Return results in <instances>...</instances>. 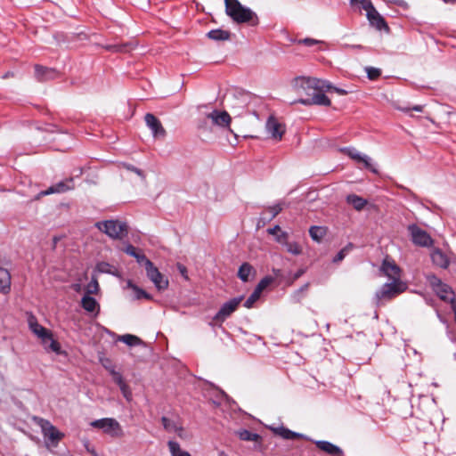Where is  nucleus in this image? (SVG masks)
Here are the masks:
<instances>
[{"label":"nucleus","mask_w":456,"mask_h":456,"mask_svg":"<svg viewBox=\"0 0 456 456\" xmlns=\"http://www.w3.org/2000/svg\"><path fill=\"white\" fill-rule=\"evenodd\" d=\"M225 13L236 23H247L251 27L259 24L257 14L239 0H224Z\"/></svg>","instance_id":"nucleus-1"},{"label":"nucleus","mask_w":456,"mask_h":456,"mask_svg":"<svg viewBox=\"0 0 456 456\" xmlns=\"http://www.w3.org/2000/svg\"><path fill=\"white\" fill-rule=\"evenodd\" d=\"M297 81L300 82V87L303 90H319V91H332L339 95H346L348 92L343 88L334 86L330 81L320 79L316 77H299Z\"/></svg>","instance_id":"nucleus-2"},{"label":"nucleus","mask_w":456,"mask_h":456,"mask_svg":"<svg viewBox=\"0 0 456 456\" xmlns=\"http://www.w3.org/2000/svg\"><path fill=\"white\" fill-rule=\"evenodd\" d=\"M407 289L404 282L400 280L392 281V282L385 283L375 293V302L378 305L382 304V301L391 300L398 296Z\"/></svg>","instance_id":"nucleus-3"},{"label":"nucleus","mask_w":456,"mask_h":456,"mask_svg":"<svg viewBox=\"0 0 456 456\" xmlns=\"http://www.w3.org/2000/svg\"><path fill=\"white\" fill-rule=\"evenodd\" d=\"M95 226L112 239H122L127 234V225L118 220L97 222Z\"/></svg>","instance_id":"nucleus-4"},{"label":"nucleus","mask_w":456,"mask_h":456,"mask_svg":"<svg viewBox=\"0 0 456 456\" xmlns=\"http://www.w3.org/2000/svg\"><path fill=\"white\" fill-rule=\"evenodd\" d=\"M94 428L102 429L105 434L112 437H119L123 435L119 422L113 418H102L91 422Z\"/></svg>","instance_id":"nucleus-5"},{"label":"nucleus","mask_w":456,"mask_h":456,"mask_svg":"<svg viewBox=\"0 0 456 456\" xmlns=\"http://www.w3.org/2000/svg\"><path fill=\"white\" fill-rule=\"evenodd\" d=\"M243 298V296H239L224 303L221 305L219 311L213 317V321L216 323L222 324L228 317L232 315V313L238 309Z\"/></svg>","instance_id":"nucleus-6"},{"label":"nucleus","mask_w":456,"mask_h":456,"mask_svg":"<svg viewBox=\"0 0 456 456\" xmlns=\"http://www.w3.org/2000/svg\"><path fill=\"white\" fill-rule=\"evenodd\" d=\"M407 230L413 244L426 248L433 245V239L431 236L428 232L419 227L416 224H409Z\"/></svg>","instance_id":"nucleus-7"},{"label":"nucleus","mask_w":456,"mask_h":456,"mask_svg":"<svg viewBox=\"0 0 456 456\" xmlns=\"http://www.w3.org/2000/svg\"><path fill=\"white\" fill-rule=\"evenodd\" d=\"M305 94L309 96L308 98H300L296 102H299L305 106L319 105V106H330L331 104L330 100L323 94L324 91L319 90H305Z\"/></svg>","instance_id":"nucleus-8"},{"label":"nucleus","mask_w":456,"mask_h":456,"mask_svg":"<svg viewBox=\"0 0 456 456\" xmlns=\"http://www.w3.org/2000/svg\"><path fill=\"white\" fill-rule=\"evenodd\" d=\"M147 277L153 282L156 289L159 291L165 290L168 287V280L166 278L151 261H147V266L144 267Z\"/></svg>","instance_id":"nucleus-9"},{"label":"nucleus","mask_w":456,"mask_h":456,"mask_svg":"<svg viewBox=\"0 0 456 456\" xmlns=\"http://www.w3.org/2000/svg\"><path fill=\"white\" fill-rule=\"evenodd\" d=\"M38 424L42 429V433L45 438L53 445H57L58 443L62 439L64 435L60 432L49 420L45 419H39Z\"/></svg>","instance_id":"nucleus-10"},{"label":"nucleus","mask_w":456,"mask_h":456,"mask_svg":"<svg viewBox=\"0 0 456 456\" xmlns=\"http://www.w3.org/2000/svg\"><path fill=\"white\" fill-rule=\"evenodd\" d=\"M341 151L344 152L346 155H347L352 159H354V161H356L358 163H360V162L363 163L365 168H367L373 174H378V169L372 164L371 159L369 156H367L365 154H362L354 147L342 148Z\"/></svg>","instance_id":"nucleus-11"},{"label":"nucleus","mask_w":456,"mask_h":456,"mask_svg":"<svg viewBox=\"0 0 456 456\" xmlns=\"http://www.w3.org/2000/svg\"><path fill=\"white\" fill-rule=\"evenodd\" d=\"M75 188V182L73 177L65 178L42 191L39 195L46 196L54 193H64Z\"/></svg>","instance_id":"nucleus-12"},{"label":"nucleus","mask_w":456,"mask_h":456,"mask_svg":"<svg viewBox=\"0 0 456 456\" xmlns=\"http://www.w3.org/2000/svg\"><path fill=\"white\" fill-rule=\"evenodd\" d=\"M144 121L155 138H165L167 132L157 117L151 113H146Z\"/></svg>","instance_id":"nucleus-13"},{"label":"nucleus","mask_w":456,"mask_h":456,"mask_svg":"<svg viewBox=\"0 0 456 456\" xmlns=\"http://www.w3.org/2000/svg\"><path fill=\"white\" fill-rule=\"evenodd\" d=\"M35 77L37 81L45 82L57 78L59 72L55 69L37 64L35 65Z\"/></svg>","instance_id":"nucleus-14"},{"label":"nucleus","mask_w":456,"mask_h":456,"mask_svg":"<svg viewBox=\"0 0 456 456\" xmlns=\"http://www.w3.org/2000/svg\"><path fill=\"white\" fill-rule=\"evenodd\" d=\"M265 128L271 137L275 140H281L285 133L281 124L273 116L268 118Z\"/></svg>","instance_id":"nucleus-15"},{"label":"nucleus","mask_w":456,"mask_h":456,"mask_svg":"<svg viewBox=\"0 0 456 456\" xmlns=\"http://www.w3.org/2000/svg\"><path fill=\"white\" fill-rule=\"evenodd\" d=\"M207 118L211 119L214 125H216L220 127H228L232 120L227 111H219L217 110H214L210 113H208Z\"/></svg>","instance_id":"nucleus-16"},{"label":"nucleus","mask_w":456,"mask_h":456,"mask_svg":"<svg viewBox=\"0 0 456 456\" xmlns=\"http://www.w3.org/2000/svg\"><path fill=\"white\" fill-rule=\"evenodd\" d=\"M315 445L317 448H319L321 451L326 452L327 454L329 455H331V456H344V452L343 450L329 442V441H326V440H311Z\"/></svg>","instance_id":"nucleus-17"},{"label":"nucleus","mask_w":456,"mask_h":456,"mask_svg":"<svg viewBox=\"0 0 456 456\" xmlns=\"http://www.w3.org/2000/svg\"><path fill=\"white\" fill-rule=\"evenodd\" d=\"M366 16L370 26L374 27L376 29L379 31H389V27L387 21L376 9H374L372 12H369V13H366Z\"/></svg>","instance_id":"nucleus-18"},{"label":"nucleus","mask_w":456,"mask_h":456,"mask_svg":"<svg viewBox=\"0 0 456 456\" xmlns=\"http://www.w3.org/2000/svg\"><path fill=\"white\" fill-rule=\"evenodd\" d=\"M28 326L30 330L41 340L50 338L51 330L39 324L35 316L31 315L28 318Z\"/></svg>","instance_id":"nucleus-19"},{"label":"nucleus","mask_w":456,"mask_h":456,"mask_svg":"<svg viewBox=\"0 0 456 456\" xmlns=\"http://www.w3.org/2000/svg\"><path fill=\"white\" fill-rule=\"evenodd\" d=\"M41 343L43 344L45 349L47 352H53L58 355L66 354V352L61 350V346L60 343L53 338V332L50 331V338H45L44 340H41Z\"/></svg>","instance_id":"nucleus-20"},{"label":"nucleus","mask_w":456,"mask_h":456,"mask_svg":"<svg viewBox=\"0 0 456 456\" xmlns=\"http://www.w3.org/2000/svg\"><path fill=\"white\" fill-rule=\"evenodd\" d=\"M275 435L280 436L283 439L286 440H293L296 438H306L303 434L292 431L287 428H284L283 426L278 427V428H269Z\"/></svg>","instance_id":"nucleus-21"},{"label":"nucleus","mask_w":456,"mask_h":456,"mask_svg":"<svg viewBox=\"0 0 456 456\" xmlns=\"http://www.w3.org/2000/svg\"><path fill=\"white\" fill-rule=\"evenodd\" d=\"M431 260L435 265L443 269H447L450 265L448 256L440 248L432 251Z\"/></svg>","instance_id":"nucleus-22"},{"label":"nucleus","mask_w":456,"mask_h":456,"mask_svg":"<svg viewBox=\"0 0 456 456\" xmlns=\"http://www.w3.org/2000/svg\"><path fill=\"white\" fill-rule=\"evenodd\" d=\"M382 272L393 281L400 280V268L395 263L384 260L381 266Z\"/></svg>","instance_id":"nucleus-23"},{"label":"nucleus","mask_w":456,"mask_h":456,"mask_svg":"<svg viewBox=\"0 0 456 456\" xmlns=\"http://www.w3.org/2000/svg\"><path fill=\"white\" fill-rule=\"evenodd\" d=\"M81 306L88 313H95L98 314L100 311V305L96 299L90 295L86 294L81 299Z\"/></svg>","instance_id":"nucleus-24"},{"label":"nucleus","mask_w":456,"mask_h":456,"mask_svg":"<svg viewBox=\"0 0 456 456\" xmlns=\"http://www.w3.org/2000/svg\"><path fill=\"white\" fill-rule=\"evenodd\" d=\"M124 251L134 257L137 261V263L141 265H143L144 267L147 266V261H151L149 258H147V256L143 254V253H141L134 246H133L132 244H127L124 249Z\"/></svg>","instance_id":"nucleus-25"},{"label":"nucleus","mask_w":456,"mask_h":456,"mask_svg":"<svg viewBox=\"0 0 456 456\" xmlns=\"http://www.w3.org/2000/svg\"><path fill=\"white\" fill-rule=\"evenodd\" d=\"M11 290V274L5 268L0 267V292L8 294Z\"/></svg>","instance_id":"nucleus-26"},{"label":"nucleus","mask_w":456,"mask_h":456,"mask_svg":"<svg viewBox=\"0 0 456 456\" xmlns=\"http://www.w3.org/2000/svg\"><path fill=\"white\" fill-rule=\"evenodd\" d=\"M256 274V270L248 262L243 263L238 270V277L243 281L247 282L250 280V276Z\"/></svg>","instance_id":"nucleus-27"},{"label":"nucleus","mask_w":456,"mask_h":456,"mask_svg":"<svg viewBox=\"0 0 456 456\" xmlns=\"http://www.w3.org/2000/svg\"><path fill=\"white\" fill-rule=\"evenodd\" d=\"M207 37L214 41H226L230 39L231 32L221 28H216L208 31Z\"/></svg>","instance_id":"nucleus-28"},{"label":"nucleus","mask_w":456,"mask_h":456,"mask_svg":"<svg viewBox=\"0 0 456 456\" xmlns=\"http://www.w3.org/2000/svg\"><path fill=\"white\" fill-rule=\"evenodd\" d=\"M435 293L439 297V298L443 301L449 302L451 298L448 297V295H453L454 292L452 289L446 283H443L440 287H438L436 290H434Z\"/></svg>","instance_id":"nucleus-29"},{"label":"nucleus","mask_w":456,"mask_h":456,"mask_svg":"<svg viewBox=\"0 0 456 456\" xmlns=\"http://www.w3.org/2000/svg\"><path fill=\"white\" fill-rule=\"evenodd\" d=\"M346 200L358 211L362 210L367 204L366 200L355 194L348 195Z\"/></svg>","instance_id":"nucleus-30"},{"label":"nucleus","mask_w":456,"mask_h":456,"mask_svg":"<svg viewBox=\"0 0 456 456\" xmlns=\"http://www.w3.org/2000/svg\"><path fill=\"white\" fill-rule=\"evenodd\" d=\"M239 438L242 441H254L257 442L261 439V436L256 433H252L248 429H240L236 432Z\"/></svg>","instance_id":"nucleus-31"},{"label":"nucleus","mask_w":456,"mask_h":456,"mask_svg":"<svg viewBox=\"0 0 456 456\" xmlns=\"http://www.w3.org/2000/svg\"><path fill=\"white\" fill-rule=\"evenodd\" d=\"M326 234V230L322 226H311L309 229V235L313 240L320 242Z\"/></svg>","instance_id":"nucleus-32"},{"label":"nucleus","mask_w":456,"mask_h":456,"mask_svg":"<svg viewBox=\"0 0 456 456\" xmlns=\"http://www.w3.org/2000/svg\"><path fill=\"white\" fill-rule=\"evenodd\" d=\"M167 445L171 456H191V454L188 452L182 450L180 444L175 441H168Z\"/></svg>","instance_id":"nucleus-33"},{"label":"nucleus","mask_w":456,"mask_h":456,"mask_svg":"<svg viewBox=\"0 0 456 456\" xmlns=\"http://www.w3.org/2000/svg\"><path fill=\"white\" fill-rule=\"evenodd\" d=\"M161 423L163 425L164 429L168 433L175 431L178 426L180 425L177 419H169L166 416H163L161 418Z\"/></svg>","instance_id":"nucleus-34"},{"label":"nucleus","mask_w":456,"mask_h":456,"mask_svg":"<svg viewBox=\"0 0 456 456\" xmlns=\"http://www.w3.org/2000/svg\"><path fill=\"white\" fill-rule=\"evenodd\" d=\"M127 286L134 291V299H151V296L148 292L134 285L131 281H127Z\"/></svg>","instance_id":"nucleus-35"},{"label":"nucleus","mask_w":456,"mask_h":456,"mask_svg":"<svg viewBox=\"0 0 456 456\" xmlns=\"http://www.w3.org/2000/svg\"><path fill=\"white\" fill-rule=\"evenodd\" d=\"M354 248V245L352 242H348L343 248H341L338 253L333 257L332 263L338 264L340 263L346 256Z\"/></svg>","instance_id":"nucleus-36"},{"label":"nucleus","mask_w":456,"mask_h":456,"mask_svg":"<svg viewBox=\"0 0 456 456\" xmlns=\"http://www.w3.org/2000/svg\"><path fill=\"white\" fill-rule=\"evenodd\" d=\"M118 340L122 341L123 343L130 346H137L142 343L140 338L132 334L122 335L118 338Z\"/></svg>","instance_id":"nucleus-37"},{"label":"nucleus","mask_w":456,"mask_h":456,"mask_svg":"<svg viewBox=\"0 0 456 456\" xmlns=\"http://www.w3.org/2000/svg\"><path fill=\"white\" fill-rule=\"evenodd\" d=\"M106 49L113 53H126L132 49V45L129 43L126 44H114L106 46Z\"/></svg>","instance_id":"nucleus-38"},{"label":"nucleus","mask_w":456,"mask_h":456,"mask_svg":"<svg viewBox=\"0 0 456 456\" xmlns=\"http://www.w3.org/2000/svg\"><path fill=\"white\" fill-rule=\"evenodd\" d=\"M350 4L352 5L360 4L362 9L366 11V13H369V12H372L375 9L370 0H350Z\"/></svg>","instance_id":"nucleus-39"},{"label":"nucleus","mask_w":456,"mask_h":456,"mask_svg":"<svg viewBox=\"0 0 456 456\" xmlns=\"http://www.w3.org/2000/svg\"><path fill=\"white\" fill-rule=\"evenodd\" d=\"M273 282V278L272 276H265L263 279L256 286L255 289L260 294L264 289H265L271 283Z\"/></svg>","instance_id":"nucleus-40"},{"label":"nucleus","mask_w":456,"mask_h":456,"mask_svg":"<svg viewBox=\"0 0 456 456\" xmlns=\"http://www.w3.org/2000/svg\"><path fill=\"white\" fill-rule=\"evenodd\" d=\"M284 247L289 253L294 256H298L302 253L300 245L296 241H289Z\"/></svg>","instance_id":"nucleus-41"},{"label":"nucleus","mask_w":456,"mask_h":456,"mask_svg":"<svg viewBox=\"0 0 456 456\" xmlns=\"http://www.w3.org/2000/svg\"><path fill=\"white\" fill-rule=\"evenodd\" d=\"M114 266L110 265L107 262H100L96 265V270L101 273H110L114 274L113 273Z\"/></svg>","instance_id":"nucleus-42"},{"label":"nucleus","mask_w":456,"mask_h":456,"mask_svg":"<svg viewBox=\"0 0 456 456\" xmlns=\"http://www.w3.org/2000/svg\"><path fill=\"white\" fill-rule=\"evenodd\" d=\"M282 204L277 203L273 206H270L267 208V211L270 213V216L268 217V221L273 219L276 216H278L282 211Z\"/></svg>","instance_id":"nucleus-43"},{"label":"nucleus","mask_w":456,"mask_h":456,"mask_svg":"<svg viewBox=\"0 0 456 456\" xmlns=\"http://www.w3.org/2000/svg\"><path fill=\"white\" fill-rule=\"evenodd\" d=\"M365 71L370 80H375L381 75V69L374 67H366Z\"/></svg>","instance_id":"nucleus-44"},{"label":"nucleus","mask_w":456,"mask_h":456,"mask_svg":"<svg viewBox=\"0 0 456 456\" xmlns=\"http://www.w3.org/2000/svg\"><path fill=\"white\" fill-rule=\"evenodd\" d=\"M260 293L257 292L256 289L251 293V295L247 298V300L244 302V306L246 308H251L253 307V305L256 300L260 297Z\"/></svg>","instance_id":"nucleus-45"},{"label":"nucleus","mask_w":456,"mask_h":456,"mask_svg":"<svg viewBox=\"0 0 456 456\" xmlns=\"http://www.w3.org/2000/svg\"><path fill=\"white\" fill-rule=\"evenodd\" d=\"M428 281L432 287L433 290H436L438 287H440L444 282L440 278H438L436 275L432 274L428 276Z\"/></svg>","instance_id":"nucleus-46"},{"label":"nucleus","mask_w":456,"mask_h":456,"mask_svg":"<svg viewBox=\"0 0 456 456\" xmlns=\"http://www.w3.org/2000/svg\"><path fill=\"white\" fill-rule=\"evenodd\" d=\"M99 289V284L96 279L93 278V280L86 286V294H94L97 293Z\"/></svg>","instance_id":"nucleus-47"},{"label":"nucleus","mask_w":456,"mask_h":456,"mask_svg":"<svg viewBox=\"0 0 456 456\" xmlns=\"http://www.w3.org/2000/svg\"><path fill=\"white\" fill-rule=\"evenodd\" d=\"M123 165H124V167L126 169H127V170H129L131 172L135 173L138 176H140L142 179L145 178L144 172L142 169H140V168H138V167H134V166H133L131 164H127V163H125Z\"/></svg>","instance_id":"nucleus-48"},{"label":"nucleus","mask_w":456,"mask_h":456,"mask_svg":"<svg viewBox=\"0 0 456 456\" xmlns=\"http://www.w3.org/2000/svg\"><path fill=\"white\" fill-rule=\"evenodd\" d=\"M118 387H119L123 396L127 401H131L132 400V392H131V389H130L129 386L126 383H125V384L121 385Z\"/></svg>","instance_id":"nucleus-49"},{"label":"nucleus","mask_w":456,"mask_h":456,"mask_svg":"<svg viewBox=\"0 0 456 456\" xmlns=\"http://www.w3.org/2000/svg\"><path fill=\"white\" fill-rule=\"evenodd\" d=\"M275 240L281 244L282 246H285L289 242V233L287 232L281 231L277 236L275 237Z\"/></svg>","instance_id":"nucleus-50"},{"label":"nucleus","mask_w":456,"mask_h":456,"mask_svg":"<svg viewBox=\"0 0 456 456\" xmlns=\"http://www.w3.org/2000/svg\"><path fill=\"white\" fill-rule=\"evenodd\" d=\"M112 379L113 381L118 386L120 387L121 385L125 384V380L123 379V376L120 372H117V373H112Z\"/></svg>","instance_id":"nucleus-51"},{"label":"nucleus","mask_w":456,"mask_h":456,"mask_svg":"<svg viewBox=\"0 0 456 456\" xmlns=\"http://www.w3.org/2000/svg\"><path fill=\"white\" fill-rule=\"evenodd\" d=\"M423 109H424V107L422 105H414L411 108H399V110L403 111V112H408L411 110H412L414 111H417V112H422Z\"/></svg>","instance_id":"nucleus-52"},{"label":"nucleus","mask_w":456,"mask_h":456,"mask_svg":"<svg viewBox=\"0 0 456 456\" xmlns=\"http://www.w3.org/2000/svg\"><path fill=\"white\" fill-rule=\"evenodd\" d=\"M388 3L395 4L402 8H407L408 4L404 0H387Z\"/></svg>","instance_id":"nucleus-53"},{"label":"nucleus","mask_w":456,"mask_h":456,"mask_svg":"<svg viewBox=\"0 0 456 456\" xmlns=\"http://www.w3.org/2000/svg\"><path fill=\"white\" fill-rule=\"evenodd\" d=\"M281 232L280 225L276 224L273 228H268L267 232L271 235H274L275 237Z\"/></svg>","instance_id":"nucleus-54"},{"label":"nucleus","mask_w":456,"mask_h":456,"mask_svg":"<svg viewBox=\"0 0 456 456\" xmlns=\"http://www.w3.org/2000/svg\"><path fill=\"white\" fill-rule=\"evenodd\" d=\"M299 43H302L304 44L305 45H307V46H313L316 44H318V41L315 40V39H313V38H305L303 40H300Z\"/></svg>","instance_id":"nucleus-55"},{"label":"nucleus","mask_w":456,"mask_h":456,"mask_svg":"<svg viewBox=\"0 0 456 456\" xmlns=\"http://www.w3.org/2000/svg\"><path fill=\"white\" fill-rule=\"evenodd\" d=\"M180 438L184 437V430L182 425L180 424L175 431H174Z\"/></svg>","instance_id":"nucleus-56"},{"label":"nucleus","mask_w":456,"mask_h":456,"mask_svg":"<svg viewBox=\"0 0 456 456\" xmlns=\"http://www.w3.org/2000/svg\"><path fill=\"white\" fill-rule=\"evenodd\" d=\"M219 396L222 398V399H224V400H229V396L223 391V390H219Z\"/></svg>","instance_id":"nucleus-57"},{"label":"nucleus","mask_w":456,"mask_h":456,"mask_svg":"<svg viewBox=\"0 0 456 456\" xmlns=\"http://www.w3.org/2000/svg\"><path fill=\"white\" fill-rule=\"evenodd\" d=\"M436 316L439 319V321L443 323H446V320L441 315L440 312L436 310Z\"/></svg>","instance_id":"nucleus-58"},{"label":"nucleus","mask_w":456,"mask_h":456,"mask_svg":"<svg viewBox=\"0 0 456 456\" xmlns=\"http://www.w3.org/2000/svg\"><path fill=\"white\" fill-rule=\"evenodd\" d=\"M273 274H274V276H275L276 278H278V277H281V270H280V269H273Z\"/></svg>","instance_id":"nucleus-59"},{"label":"nucleus","mask_w":456,"mask_h":456,"mask_svg":"<svg viewBox=\"0 0 456 456\" xmlns=\"http://www.w3.org/2000/svg\"><path fill=\"white\" fill-rule=\"evenodd\" d=\"M347 46L350 48H354V49H362L363 48V46L361 45H347Z\"/></svg>","instance_id":"nucleus-60"},{"label":"nucleus","mask_w":456,"mask_h":456,"mask_svg":"<svg viewBox=\"0 0 456 456\" xmlns=\"http://www.w3.org/2000/svg\"><path fill=\"white\" fill-rule=\"evenodd\" d=\"M107 370H109V372L111 376H112V373L118 372L112 365L110 367H109V369H107Z\"/></svg>","instance_id":"nucleus-61"},{"label":"nucleus","mask_w":456,"mask_h":456,"mask_svg":"<svg viewBox=\"0 0 456 456\" xmlns=\"http://www.w3.org/2000/svg\"><path fill=\"white\" fill-rule=\"evenodd\" d=\"M181 273L183 275L186 273V268L183 265H178Z\"/></svg>","instance_id":"nucleus-62"},{"label":"nucleus","mask_w":456,"mask_h":456,"mask_svg":"<svg viewBox=\"0 0 456 456\" xmlns=\"http://www.w3.org/2000/svg\"><path fill=\"white\" fill-rule=\"evenodd\" d=\"M302 273H303V271H302V270L297 271V272L295 273L294 278H295V279L299 278V277L302 275Z\"/></svg>","instance_id":"nucleus-63"},{"label":"nucleus","mask_w":456,"mask_h":456,"mask_svg":"<svg viewBox=\"0 0 456 456\" xmlns=\"http://www.w3.org/2000/svg\"><path fill=\"white\" fill-rule=\"evenodd\" d=\"M218 456H229V455H228L225 452H224V451H220V452H218Z\"/></svg>","instance_id":"nucleus-64"}]
</instances>
